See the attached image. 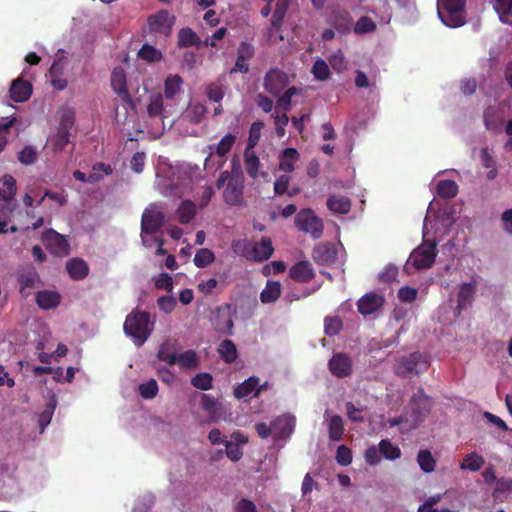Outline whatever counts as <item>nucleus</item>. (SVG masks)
Returning <instances> with one entry per match:
<instances>
[{
  "instance_id": "39",
  "label": "nucleus",
  "mask_w": 512,
  "mask_h": 512,
  "mask_svg": "<svg viewBox=\"0 0 512 512\" xmlns=\"http://www.w3.org/2000/svg\"><path fill=\"white\" fill-rule=\"evenodd\" d=\"M381 455L387 460H396L401 457V450L398 446L393 445L389 439H382L379 444Z\"/></svg>"
},
{
  "instance_id": "58",
  "label": "nucleus",
  "mask_w": 512,
  "mask_h": 512,
  "mask_svg": "<svg viewBox=\"0 0 512 512\" xmlns=\"http://www.w3.org/2000/svg\"><path fill=\"white\" fill-rule=\"evenodd\" d=\"M225 453L231 461H239L242 458L243 452L241 447L231 441L225 442Z\"/></svg>"
},
{
  "instance_id": "28",
  "label": "nucleus",
  "mask_w": 512,
  "mask_h": 512,
  "mask_svg": "<svg viewBox=\"0 0 512 512\" xmlns=\"http://www.w3.org/2000/svg\"><path fill=\"white\" fill-rule=\"evenodd\" d=\"M328 209L336 214H347L351 209V201L343 195H331L327 199Z\"/></svg>"
},
{
  "instance_id": "48",
  "label": "nucleus",
  "mask_w": 512,
  "mask_h": 512,
  "mask_svg": "<svg viewBox=\"0 0 512 512\" xmlns=\"http://www.w3.org/2000/svg\"><path fill=\"white\" fill-rule=\"evenodd\" d=\"M343 323L340 317H326L324 320V331L329 337L335 336L342 330Z\"/></svg>"
},
{
  "instance_id": "5",
  "label": "nucleus",
  "mask_w": 512,
  "mask_h": 512,
  "mask_svg": "<svg viewBox=\"0 0 512 512\" xmlns=\"http://www.w3.org/2000/svg\"><path fill=\"white\" fill-rule=\"evenodd\" d=\"M294 223L299 231L310 234L313 239H319L323 235V222L312 209L307 208L299 211Z\"/></svg>"
},
{
  "instance_id": "8",
  "label": "nucleus",
  "mask_w": 512,
  "mask_h": 512,
  "mask_svg": "<svg viewBox=\"0 0 512 512\" xmlns=\"http://www.w3.org/2000/svg\"><path fill=\"white\" fill-rule=\"evenodd\" d=\"M176 17L166 9L150 15L147 19L149 32L168 36L171 34Z\"/></svg>"
},
{
  "instance_id": "24",
  "label": "nucleus",
  "mask_w": 512,
  "mask_h": 512,
  "mask_svg": "<svg viewBox=\"0 0 512 512\" xmlns=\"http://www.w3.org/2000/svg\"><path fill=\"white\" fill-rule=\"evenodd\" d=\"M9 92L13 101L24 102L27 101L32 94V85L26 80L17 79L12 82Z\"/></svg>"
},
{
  "instance_id": "52",
  "label": "nucleus",
  "mask_w": 512,
  "mask_h": 512,
  "mask_svg": "<svg viewBox=\"0 0 512 512\" xmlns=\"http://www.w3.org/2000/svg\"><path fill=\"white\" fill-rule=\"evenodd\" d=\"M212 375L206 372L198 373L191 379V384L200 390H209L212 387Z\"/></svg>"
},
{
  "instance_id": "61",
  "label": "nucleus",
  "mask_w": 512,
  "mask_h": 512,
  "mask_svg": "<svg viewBox=\"0 0 512 512\" xmlns=\"http://www.w3.org/2000/svg\"><path fill=\"white\" fill-rule=\"evenodd\" d=\"M159 309L165 314H170L176 307V300L173 296H161L157 300Z\"/></svg>"
},
{
  "instance_id": "42",
  "label": "nucleus",
  "mask_w": 512,
  "mask_h": 512,
  "mask_svg": "<svg viewBox=\"0 0 512 512\" xmlns=\"http://www.w3.org/2000/svg\"><path fill=\"white\" fill-rule=\"evenodd\" d=\"M484 463L485 461L482 456L476 454L475 452H472L464 457L460 467L461 469H467L476 472L482 468Z\"/></svg>"
},
{
  "instance_id": "14",
  "label": "nucleus",
  "mask_w": 512,
  "mask_h": 512,
  "mask_svg": "<svg viewBox=\"0 0 512 512\" xmlns=\"http://www.w3.org/2000/svg\"><path fill=\"white\" fill-rule=\"evenodd\" d=\"M236 136L232 133H227L225 136L222 137V139L218 142V144L214 146H209L210 153L208 157L205 159L204 166L205 169H209V165L211 162V158L213 153L222 158V161L218 164L216 169H219L223 166L225 163V156L230 152L233 145L235 144Z\"/></svg>"
},
{
  "instance_id": "56",
  "label": "nucleus",
  "mask_w": 512,
  "mask_h": 512,
  "mask_svg": "<svg viewBox=\"0 0 512 512\" xmlns=\"http://www.w3.org/2000/svg\"><path fill=\"white\" fill-rule=\"evenodd\" d=\"M262 128H263V123L262 122H254V123H252V125L250 127V131H249V138H248L247 147L245 149H254V147L256 146L257 142L259 141L260 132H261Z\"/></svg>"
},
{
  "instance_id": "31",
  "label": "nucleus",
  "mask_w": 512,
  "mask_h": 512,
  "mask_svg": "<svg viewBox=\"0 0 512 512\" xmlns=\"http://www.w3.org/2000/svg\"><path fill=\"white\" fill-rule=\"evenodd\" d=\"M281 294V284L278 281L268 280L265 288L260 293V300L262 303H272L276 301Z\"/></svg>"
},
{
  "instance_id": "53",
  "label": "nucleus",
  "mask_w": 512,
  "mask_h": 512,
  "mask_svg": "<svg viewBox=\"0 0 512 512\" xmlns=\"http://www.w3.org/2000/svg\"><path fill=\"white\" fill-rule=\"evenodd\" d=\"M3 185L6 186L7 191H2L0 189V198L9 201L11 200L14 195L16 194L17 188H16V181L13 176L11 175H4L3 177Z\"/></svg>"
},
{
  "instance_id": "51",
  "label": "nucleus",
  "mask_w": 512,
  "mask_h": 512,
  "mask_svg": "<svg viewBox=\"0 0 512 512\" xmlns=\"http://www.w3.org/2000/svg\"><path fill=\"white\" fill-rule=\"evenodd\" d=\"M312 73L317 80L324 81L330 77V69L323 59H317L312 67Z\"/></svg>"
},
{
  "instance_id": "10",
  "label": "nucleus",
  "mask_w": 512,
  "mask_h": 512,
  "mask_svg": "<svg viewBox=\"0 0 512 512\" xmlns=\"http://www.w3.org/2000/svg\"><path fill=\"white\" fill-rule=\"evenodd\" d=\"M290 79L287 73L278 68L269 69L264 77L263 87L271 95L278 96L288 87Z\"/></svg>"
},
{
  "instance_id": "26",
  "label": "nucleus",
  "mask_w": 512,
  "mask_h": 512,
  "mask_svg": "<svg viewBox=\"0 0 512 512\" xmlns=\"http://www.w3.org/2000/svg\"><path fill=\"white\" fill-rule=\"evenodd\" d=\"M259 379L255 376L249 377L244 382L234 388V396L237 399L245 398L255 392V396H258L263 390V386L257 388Z\"/></svg>"
},
{
  "instance_id": "17",
  "label": "nucleus",
  "mask_w": 512,
  "mask_h": 512,
  "mask_svg": "<svg viewBox=\"0 0 512 512\" xmlns=\"http://www.w3.org/2000/svg\"><path fill=\"white\" fill-rule=\"evenodd\" d=\"M111 87L113 91L126 103L133 104L132 98L127 89L125 71L116 67L111 73Z\"/></svg>"
},
{
  "instance_id": "37",
  "label": "nucleus",
  "mask_w": 512,
  "mask_h": 512,
  "mask_svg": "<svg viewBox=\"0 0 512 512\" xmlns=\"http://www.w3.org/2000/svg\"><path fill=\"white\" fill-rule=\"evenodd\" d=\"M196 214V206L192 201H182L177 209L178 220L181 224L189 223Z\"/></svg>"
},
{
  "instance_id": "4",
  "label": "nucleus",
  "mask_w": 512,
  "mask_h": 512,
  "mask_svg": "<svg viewBox=\"0 0 512 512\" xmlns=\"http://www.w3.org/2000/svg\"><path fill=\"white\" fill-rule=\"evenodd\" d=\"M466 0H441L438 5V16L444 25L457 28L466 22Z\"/></svg>"
},
{
  "instance_id": "59",
  "label": "nucleus",
  "mask_w": 512,
  "mask_h": 512,
  "mask_svg": "<svg viewBox=\"0 0 512 512\" xmlns=\"http://www.w3.org/2000/svg\"><path fill=\"white\" fill-rule=\"evenodd\" d=\"M74 122L75 114L72 110L68 109L61 114L58 129L70 132V129L73 127Z\"/></svg>"
},
{
  "instance_id": "33",
  "label": "nucleus",
  "mask_w": 512,
  "mask_h": 512,
  "mask_svg": "<svg viewBox=\"0 0 512 512\" xmlns=\"http://www.w3.org/2000/svg\"><path fill=\"white\" fill-rule=\"evenodd\" d=\"M244 162H245V169H246L247 174L251 178L256 179L258 177L260 161H259V158L256 155L254 149H245Z\"/></svg>"
},
{
  "instance_id": "15",
  "label": "nucleus",
  "mask_w": 512,
  "mask_h": 512,
  "mask_svg": "<svg viewBox=\"0 0 512 512\" xmlns=\"http://www.w3.org/2000/svg\"><path fill=\"white\" fill-rule=\"evenodd\" d=\"M274 252V247L270 238L263 237L255 243L250 249H246L244 256L246 259L256 262H263L269 259Z\"/></svg>"
},
{
  "instance_id": "50",
  "label": "nucleus",
  "mask_w": 512,
  "mask_h": 512,
  "mask_svg": "<svg viewBox=\"0 0 512 512\" xmlns=\"http://www.w3.org/2000/svg\"><path fill=\"white\" fill-rule=\"evenodd\" d=\"M163 97L161 94L154 95L150 98L147 106V113L150 117L163 115Z\"/></svg>"
},
{
  "instance_id": "12",
  "label": "nucleus",
  "mask_w": 512,
  "mask_h": 512,
  "mask_svg": "<svg viewBox=\"0 0 512 512\" xmlns=\"http://www.w3.org/2000/svg\"><path fill=\"white\" fill-rule=\"evenodd\" d=\"M237 313V307H232L230 304H225L217 309V315L214 319V327L218 333L233 335L234 322L233 315Z\"/></svg>"
},
{
  "instance_id": "23",
  "label": "nucleus",
  "mask_w": 512,
  "mask_h": 512,
  "mask_svg": "<svg viewBox=\"0 0 512 512\" xmlns=\"http://www.w3.org/2000/svg\"><path fill=\"white\" fill-rule=\"evenodd\" d=\"M383 302L384 299L379 294L367 293L359 299L357 303L358 311L364 316L370 315L376 312L383 305Z\"/></svg>"
},
{
  "instance_id": "63",
  "label": "nucleus",
  "mask_w": 512,
  "mask_h": 512,
  "mask_svg": "<svg viewBox=\"0 0 512 512\" xmlns=\"http://www.w3.org/2000/svg\"><path fill=\"white\" fill-rule=\"evenodd\" d=\"M380 454L379 447L369 446L364 453L365 461L371 466L377 465L381 461Z\"/></svg>"
},
{
  "instance_id": "22",
  "label": "nucleus",
  "mask_w": 512,
  "mask_h": 512,
  "mask_svg": "<svg viewBox=\"0 0 512 512\" xmlns=\"http://www.w3.org/2000/svg\"><path fill=\"white\" fill-rule=\"evenodd\" d=\"M331 25L340 33H347L353 25L351 14L342 8H335L330 16Z\"/></svg>"
},
{
  "instance_id": "49",
  "label": "nucleus",
  "mask_w": 512,
  "mask_h": 512,
  "mask_svg": "<svg viewBox=\"0 0 512 512\" xmlns=\"http://www.w3.org/2000/svg\"><path fill=\"white\" fill-rule=\"evenodd\" d=\"M207 98L215 103H221L224 97V86L219 83H210L205 88Z\"/></svg>"
},
{
  "instance_id": "46",
  "label": "nucleus",
  "mask_w": 512,
  "mask_h": 512,
  "mask_svg": "<svg viewBox=\"0 0 512 512\" xmlns=\"http://www.w3.org/2000/svg\"><path fill=\"white\" fill-rule=\"evenodd\" d=\"M177 364L182 369H194L198 366V358L193 350H187L177 355Z\"/></svg>"
},
{
  "instance_id": "44",
  "label": "nucleus",
  "mask_w": 512,
  "mask_h": 512,
  "mask_svg": "<svg viewBox=\"0 0 512 512\" xmlns=\"http://www.w3.org/2000/svg\"><path fill=\"white\" fill-rule=\"evenodd\" d=\"M138 57L149 63L159 62L162 59V53L154 46L144 44L138 52Z\"/></svg>"
},
{
  "instance_id": "3",
  "label": "nucleus",
  "mask_w": 512,
  "mask_h": 512,
  "mask_svg": "<svg viewBox=\"0 0 512 512\" xmlns=\"http://www.w3.org/2000/svg\"><path fill=\"white\" fill-rule=\"evenodd\" d=\"M430 360L426 353L419 351L395 359L394 373L402 378H411L428 370Z\"/></svg>"
},
{
  "instance_id": "9",
  "label": "nucleus",
  "mask_w": 512,
  "mask_h": 512,
  "mask_svg": "<svg viewBox=\"0 0 512 512\" xmlns=\"http://www.w3.org/2000/svg\"><path fill=\"white\" fill-rule=\"evenodd\" d=\"M42 242L47 250L55 256L63 257L70 253L68 240L54 229H46L43 232Z\"/></svg>"
},
{
  "instance_id": "60",
  "label": "nucleus",
  "mask_w": 512,
  "mask_h": 512,
  "mask_svg": "<svg viewBox=\"0 0 512 512\" xmlns=\"http://www.w3.org/2000/svg\"><path fill=\"white\" fill-rule=\"evenodd\" d=\"M36 159H37V153H36L35 149L31 146H25L19 152V155H18V160L22 164H26V165L34 163L36 161Z\"/></svg>"
},
{
  "instance_id": "30",
  "label": "nucleus",
  "mask_w": 512,
  "mask_h": 512,
  "mask_svg": "<svg viewBox=\"0 0 512 512\" xmlns=\"http://www.w3.org/2000/svg\"><path fill=\"white\" fill-rule=\"evenodd\" d=\"M206 112L207 107L204 104L191 102L184 113V118L191 123L198 124L203 120Z\"/></svg>"
},
{
  "instance_id": "6",
  "label": "nucleus",
  "mask_w": 512,
  "mask_h": 512,
  "mask_svg": "<svg viewBox=\"0 0 512 512\" xmlns=\"http://www.w3.org/2000/svg\"><path fill=\"white\" fill-rule=\"evenodd\" d=\"M165 222V215L154 207L146 208L141 218V240L145 247H150L147 235L157 233Z\"/></svg>"
},
{
  "instance_id": "21",
  "label": "nucleus",
  "mask_w": 512,
  "mask_h": 512,
  "mask_svg": "<svg viewBox=\"0 0 512 512\" xmlns=\"http://www.w3.org/2000/svg\"><path fill=\"white\" fill-rule=\"evenodd\" d=\"M292 0H277L274 8V12L270 19V27L268 32L271 35L273 32L280 30L284 23L287 11L291 5Z\"/></svg>"
},
{
  "instance_id": "32",
  "label": "nucleus",
  "mask_w": 512,
  "mask_h": 512,
  "mask_svg": "<svg viewBox=\"0 0 512 512\" xmlns=\"http://www.w3.org/2000/svg\"><path fill=\"white\" fill-rule=\"evenodd\" d=\"M220 358L230 364L233 363L237 358V348L234 342L230 339L223 340L217 349Z\"/></svg>"
},
{
  "instance_id": "1",
  "label": "nucleus",
  "mask_w": 512,
  "mask_h": 512,
  "mask_svg": "<svg viewBox=\"0 0 512 512\" xmlns=\"http://www.w3.org/2000/svg\"><path fill=\"white\" fill-rule=\"evenodd\" d=\"M217 189L223 188V200L229 206H241L244 200V175L239 168L223 171L216 181Z\"/></svg>"
},
{
  "instance_id": "38",
  "label": "nucleus",
  "mask_w": 512,
  "mask_h": 512,
  "mask_svg": "<svg viewBox=\"0 0 512 512\" xmlns=\"http://www.w3.org/2000/svg\"><path fill=\"white\" fill-rule=\"evenodd\" d=\"M475 290L472 284L465 283L461 285L458 293L457 310L461 311L471 305Z\"/></svg>"
},
{
  "instance_id": "45",
  "label": "nucleus",
  "mask_w": 512,
  "mask_h": 512,
  "mask_svg": "<svg viewBox=\"0 0 512 512\" xmlns=\"http://www.w3.org/2000/svg\"><path fill=\"white\" fill-rule=\"evenodd\" d=\"M197 34L189 27L182 28L178 32V46L179 47H190L198 43Z\"/></svg>"
},
{
  "instance_id": "16",
  "label": "nucleus",
  "mask_w": 512,
  "mask_h": 512,
  "mask_svg": "<svg viewBox=\"0 0 512 512\" xmlns=\"http://www.w3.org/2000/svg\"><path fill=\"white\" fill-rule=\"evenodd\" d=\"M312 258L318 265L329 266L337 260V250L334 244L321 242L313 248Z\"/></svg>"
},
{
  "instance_id": "55",
  "label": "nucleus",
  "mask_w": 512,
  "mask_h": 512,
  "mask_svg": "<svg viewBox=\"0 0 512 512\" xmlns=\"http://www.w3.org/2000/svg\"><path fill=\"white\" fill-rule=\"evenodd\" d=\"M139 393L144 399H152L158 393V385L156 380L150 379L149 381L139 385Z\"/></svg>"
},
{
  "instance_id": "25",
  "label": "nucleus",
  "mask_w": 512,
  "mask_h": 512,
  "mask_svg": "<svg viewBox=\"0 0 512 512\" xmlns=\"http://www.w3.org/2000/svg\"><path fill=\"white\" fill-rule=\"evenodd\" d=\"M295 427V418L290 415H282L272 421V429L276 438L289 436Z\"/></svg>"
},
{
  "instance_id": "43",
  "label": "nucleus",
  "mask_w": 512,
  "mask_h": 512,
  "mask_svg": "<svg viewBox=\"0 0 512 512\" xmlns=\"http://www.w3.org/2000/svg\"><path fill=\"white\" fill-rule=\"evenodd\" d=\"M417 462L422 471L430 473L435 470L436 461L429 450H420L417 455Z\"/></svg>"
},
{
  "instance_id": "47",
  "label": "nucleus",
  "mask_w": 512,
  "mask_h": 512,
  "mask_svg": "<svg viewBox=\"0 0 512 512\" xmlns=\"http://www.w3.org/2000/svg\"><path fill=\"white\" fill-rule=\"evenodd\" d=\"M214 259L215 255L211 250L202 248L196 252L193 262L198 268H204L210 265Z\"/></svg>"
},
{
  "instance_id": "19",
  "label": "nucleus",
  "mask_w": 512,
  "mask_h": 512,
  "mask_svg": "<svg viewBox=\"0 0 512 512\" xmlns=\"http://www.w3.org/2000/svg\"><path fill=\"white\" fill-rule=\"evenodd\" d=\"M289 276L292 280L299 283H308L315 277L312 264L309 261H299L291 266Z\"/></svg>"
},
{
  "instance_id": "13",
  "label": "nucleus",
  "mask_w": 512,
  "mask_h": 512,
  "mask_svg": "<svg viewBox=\"0 0 512 512\" xmlns=\"http://www.w3.org/2000/svg\"><path fill=\"white\" fill-rule=\"evenodd\" d=\"M331 374L337 378H346L352 374V360L343 352L335 353L328 362Z\"/></svg>"
},
{
  "instance_id": "57",
  "label": "nucleus",
  "mask_w": 512,
  "mask_h": 512,
  "mask_svg": "<svg viewBox=\"0 0 512 512\" xmlns=\"http://www.w3.org/2000/svg\"><path fill=\"white\" fill-rule=\"evenodd\" d=\"M336 461L341 466H347L352 462V451L346 445H340L336 452Z\"/></svg>"
},
{
  "instance_id": "54",
  "label": "nucleus",
  "mask_w": 512,
  "mask_h": 512,
  "mask_svg": "<svg viewBox=\"0 0 512 512\" xmlns=\"http://www.w3.org/2000/svg\"><path fill=\"white\" fill-rule=\"evenodd\" d=\"M375 30H376L375 22L367 16H362L354 25V32L356 34L371 33V32H374Z\"/></svg>"
},
{
  "instance_id": "2",
  "label": "nucleus",
  "mask_w": 512,
  "mask_h": 512,
  "mask_svg": "<svg viewBox=\"0 0 512 512\" xmlns=\"http://www.w3.org/2000/svg\"><path fill=\"white\" fill-rule=\"evenodd\" d=\"M154 324L150 320V313L133 309L125 318L124 332L131 337L137 347L142 346L153 332Z\"/></svg>"
},
{
  "instance_id": "41",
  "label": "nucleus",
  "mask_w": 512,
  "mask_h": 512,
  "mask_svg": "<svg viewBox=\"0 0 512 512\" xmlns=\"http://www.w3.org/2000/svg\"><path fill=\"white\" fill-rule=\"evenodd\" d=\"M329 438L332 441H341L344 434L343 419L339 415L331 417L328 424Z\"/></svg>"
},
{
  "instance_id": "36",
  "label": "nucleus",
  "mask_w": 512,
  "mask_h": 512,
  "mask_svg": "<svg viewBox=\"0 0 512 512\" xmlns=\"http://www.w3.org/2000/svg\"><path fill=\"white\" fill-rule=\"evenodd\" d=\"M436 191L443 199H452L458 194V185L453 180H441L437 183Z\"/></svg>"
},
{
  "instance_id": "34",
  "label": "nucleus",
  "mask_w": 512,
  "mask_h": 512,
  "mask_svg": "<svg viewBox=\"0 0 512 512\" xmlns=\"http://www.w3.org/2000/svg\"><path fill=\"white\" fill-rule=\"evenodd\" d=\"M183 84L182 78L175 74L169 75L164 82V96L166 99H173L179 93Z\"/></svg>"
},
{
  "instance_id": "7",
  "label": "nucleus",
  "mask_w": 512,
  "mask_h": 512,
  "mask_svg": "<svg viewBox=\"0 0 512 512\" xmlns=\"http://www.w3.org/2000/svg\"><path fill=\"white\" fill-rule=\"evenodd\" d=\"M431 399L428 397L423 389H419L411 398V425L409 429L417 428L430 413Z\"/></svg>"
},
{
  "instance_id": "27",
  "label": "nucleus",
  "mask_w": 512,
  "mask_h": 512,
  "mask_svg": "<svg viewBox=\"0 0 512 512\" xmlns=\"http://www.w3.org/2000/svg\"><path fill=\"white\" fill-rule=\"evenodd\" d=\"M66 269L73 280H83L89 274V267L87 263L81 258H72L67 261Z\"/></svg>"
},
{
  "instance_id": "64",
  "label": "nucleus",
  "mask_w": 512,
  "mask_h": 512,
  "mask_svg": "<svg viewBox=\"0 0 512 512\" xmlns=\"http://www.w3.org/2000/svg\"><path fill=\"white\" fill-rule=\"evenodd\" d=\"M417 290L415 288L405 286L402 287L398 292V298L401 302L412 303L417 297Z\"/></svg>"
},
{
  "instance_id": "29",
  "label": "nucleus",
  "mask_w": 512,
  "mask_h": 512,
  "mask_svg": "<svg viewBox=\"0 0 512 512\" xmlns=\"http://www.w3.org/2000/svg\"><path fill=\"white\" fill-rule=\"evenodd\" d=\"M299 152L295 148H286L282 151L280 157V170L290 173L294 170V164L299 159Z\"/></svg>"
},
{
  "instance_id": "20",
  "label": "nucleus",
  "mask_w": 512,
  "mask_h": 512,
  "mask_svg": "<svg viewBox=\"0 0 512 512\" xmlns=\"http://www.w3.org/2000/svg\"><path fill=\"white\" fill-rule=\"evenodd\" d=\"M61 300V294L55 290H40L35 294L36 304L42 310L57 308Z\"/></svg>"
},
{
  "instance_id": "11",
  "label": "nucleus",
  "mask_w": 512,
  "mask_h": 512,
  "mask_svg": "<svg viewBox=\"0 0 512 512\" xmlns=\"http://www.w3.org/2000/svg\"><path fill=\"white\" fill-rule=\"evenodd\" d=\"M436 255V242L432 241L416 248L412 252L410 259L416 269H428L434 264Z\"/></svg>"
},
{
  "instance_id": "35",
  "label": "nucleus",
  "mask_w": 512,
  "mask_h": 512,
  "mask_svg": "<svg viewBox=\"0 0 512 512\" xmlns=\"http://www.w3.org/2000/svg\"><path fill=\"white\" fill-rule=\"evenodd\" d=\"M493 6L500 21L504 24H511L512 0H494Z\"/></svg>"
},
{
  "instance_id": "62",
  "label": "nucleus",
  "mask_w": 512,
  "mask_h": 512,
  "mask_svg": "<svg viewBox=\"0 0 512 512\" xmlns=\"http://www.w3.org/2000/svg\"><path fill=\"white\" fill-rule=\"evenodd\" d=\"M329 63L331 65V67L337 72H342L344 69H346V66H347V62H346L345 57L341 51L334 53L329 58Z\"/></svg>"
},
{
  "instance_id": "40",
  "label": "nucleus",
  "mask_w": 512,
  "mask_h": 512,
  "mask_svg": "<svg viewBox=\"0 0 512 512\" xmlns=\"http://www.w3.org/2000/svg\"><path fill=\"white\" fill-rule=\"evenodd\" d=\"M70 132L59 130L49 139V145L54 152H62L69 143Z\"/></svg>"
},
{
  "instance_id": "18",
  "label": "nucleus",
  "mask_w": 512,
  "mask_h": 512,
  "mask_svg": "<svg viewBox=\"0 0 512 512\" xmlns=\"http://www.w3.org/2000/svg\"><path fill=\"white\" fill-rule=\"evenodd\" d=\"M17 281L19 283V293L22 298L27 299L31 294L33 289L36 288L37 282H39V274L34 268H29L21 272Z\"/></svg>"
}]
</instances>
